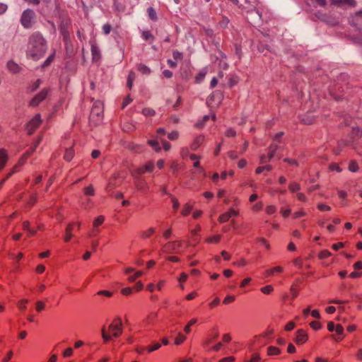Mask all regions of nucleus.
<instances>
[{"instance_id":"1","label":"nucleus","mask_w":362,"mask_h":362,"mask_svg":"<svg viewBox=\"0 0 362 362\" xmlns=\"http://www.w3.org/2000/svg\"><path fill=\"white\" fill-rule=\"evenodd\" d=\"M47 49V40L39 31L34 32L29 36L25 51L28 59L38 61L44 57Z\"/></svg>"},{"instance_id":"2","label":"nucleus","mask_w":362,"mask_h":362,"mask_svg":"<svg viewBox=\"0 0 362 362\" xmlns=\"http://www.w3.org/2000/svg\"><path fill=\"white\" fill-rule=\"evenodd\" d=\"M52 88L50 87L43 88L39 93L35 95L28 102V107H37L39 105L47 99L51 93Z\"/></svg>"},{"instance_id":"3","label":"nucleus","mask_w":362,"mask_h":362,"mask_svg":"<svg viewBox=\"0 0 362 362\" xmlns=\"http://www.w3.org/2000/svg\"><path fill=\"white\" fill-rule=\"evenodd\" d=\"M36 15L35 11L31 8H27L23 11L20 22L22 26L25 29H30L33 27Z\"/></svg>"},{"instance_id":"4","label":"nucleus","mask_w":362,"mask_h":362,"mask_svg":"<svg viewBox=\"0 0 362 362\" xmlns=\"http://www.w3.org/2000/svg\"><path fill=\"white\" fill-rule=\"evenodd\" d=\"M42 120L40 113L36 114L25 124V129L28 135L30 136L34 134L36 129L41 125Z\"/></svg>"},{"instance_id":"5","label":"nucleus","mask_w":362,"mask_h":362,"mask_svg":"<svg viewBox=\"0 0 362 362\" xmlns=\"http://www.w3.org/2000/svg\"><path fill=\"white\" fill-rule=\"evenodd\" d=\"M71 25V21L68 16H64L61 18L58 27L62 38H68V37H70V32L69 28H70Z\"/></svg>"},{"instance_id":"6","label":"nucleus","mask_w":362,"mask_h":362,"mask_svg":"<svg viewBox=\"0 0 362 362\" xmlns=\"http://www.w3.org/2000/svg\"><path fill=\"white\" fill-rule=\"evenodd\" d=\"M123 325L119 317L115 318L108 327V331L112 336L117 338L122 334Z\"/></svg>"},{"instance_id":"7","label":"nucleus","mask_w":362,"mask_h":362,"mask_svg":"<svg viewBox=\"0 0 362 362\" xmlns=\"http://www.w3.org/2000/svg\"><path fill=\"white\" fill-rule=\"evenodd\" d=\"M103 118V111L97 106H93L90 110L89 116L90 123L94 122V125L96 126L101 123Z\"/></svg>"},{"instance_id":"8","label":"nucleus","mask_w":362,"mask_h":362,"mask_svg":"<svg viewBox=\"0 0 362 362\" xmlns=\"http://www.w3.org/2000/svg\"><path fill=\"white\" fill-rule=\"evenodd\" d=\"M330 4L339 8H354L356 6L355 0H329Z\"/></svg>"},{"instance_id":"9","label":"nucleus","mask_w":362,"mask_h":362,"mask_svg":"<svg viewBox=\"0 0 362 362\" xmlns=\"http://www.w3.org/2000/svg\"><path fill=\"white\" fill-rule=\"evenodd\" d=\"M270 42L271 40L269 39V37L264 36L263 40H260L258 41L257 45V50L261 53H263L264 51L272 52L273 51L272 50L271 47L269 45Z\"/></svg>"},{"instance_id":"10","label":"nucleus","mask_w":362,"mask_h":362,"mask_svg":"<svg viewBox=\"0 0 362 362\" xmlns=\"http://www.w3.org/2000/svg\"><path fill=\"white\" fill-rule=\"evenodd\" d=\"M308 340L307 332L303 329H299L296 332V337L293 341L297 345H303Z\"/></svg>"},{"instance_id":"11","label":"nucleus","mask_w":362,"mask_h":362,"mask_svg":"<svg viewBox=\"0 0 362 362\" xmlns=\"http://www.w3.org/2000/svg\"><path fill=\"white\" fill-rule=\"evenodd\" d=\"M35 151V147H30L28 148L19 158L18 163L13 166L15 170L17 171V169L23 165L27 160L31 156V155Z\"/></svg>"},{"instance_id":"12","label":"nucleus","mask_w":362,"mask_h":362,"mask_svg":"<svg viewBox=\"0 0 362 362\" xmlns=\"http://www.w3.org/2000/svg\"><path fill=\"white\" fill-rule=\"evenodd\" d=\"M77 226V230H80L81 228V223H70L68 224L65 229V236L64 238V240L66 243H68L71 240V238L73 237L72 231L75 227V226Z\"/></svg>"},{"instance_id":"13","label":"nucleus","mask_w":362,"mask_h":362,"mask_svg":"<svg viewBox=\"0 0 362 362\" xmlns=\"http://www.w3.org/2000/svg\"><path fill=\"white\" fill-rule=\"evenodd\" d=\"M182 243L180 241H171L165 244L163 247L164 252L170 253L172 251L180 248Z\"/></svg>"},{"instance_id":"14","label":"nucleus","mask_w":362,"mask_h":362,"mask_svg":"<svg viewBox=\"0 0 362 362\" xmlns=\"http://www.w3.org/2000/svg\"><path fill=\"white\" fill-rule=\"evenodd\" d=\"M90 44L91 46L92 61L93 62H97L101 59L100 51L96 45L95 41H90Z\"/></svg>"},{"instance_id":"15","label":"nucleus","mask_w":362,"mask_h":362,"mask_svg":"<svg viewBox=\"0 0 362 362\" xmlns=\"http://www.w3.org/2000/svg\"><path fill=\"white\" fill-rule=\"evenodd\" d=\"M154 170V163L153 161H148L142 166L137 168L136 172L139 175L144 174L146 173H152Z\"/></svg>"},{"instance_id":"16","label":"nucleus","mask_w":362,"mask_h":362,"mask_svg":"<svg viewBox=\"0 0 362 362\" xmlns=\"http://www.w3.org/2000/svg\"><path fill=\"white\" fill-rule=\"evenodd\" d=\"M204 136L199 134L197 136L190 145V148L192 151H196L204 141Z\"/></svg>"},{"instance_id":"17","label":"nucleus","mask_w":362,"mask_h":362,"mask_svg":"<svg viewBox=\"0 0 362 362\" xmlns=\"http://www.w3.org/2000/svg\"><path fill=\"white\" fill-rule=\"evenodd\" d=\"M8 156L5 148H0V171L6 166Z\"/></svg>"},{"instance_id":"18","label":"nucleus","mask_w":362,"mask_h":362,"mask_svg":"<svg viewBox=\"0 0 362 362\" xmlns=\"http://www.w3.org/2000/svg\"><path fill=\"white\" fill-rule=\"evenodd\" d=\"M141 37L149 44H152L155 40V36L150 30H143L141 33Z\"/></svg>"},{"instance_id":"19","label":"nucleus","mask_w":362,"mask_h":362,"mask_svg":"<svg viewBox=\"0 0 362 362\" xmlns=\"http://www.w3.org/2000/svg\"><path fill=\"white\" fill-rule=\"evenodd\" d=\"M7 68L13 74H18L21 70V67L12 60L7 62Z\"/></svg>"},{"instance_id":"20","label":"nucleus","mask_w":362,"mask_h":362,"mask_svg":"<svg viewBox=\"0 0 362 362\" xmlns=\"http://www.w3.org/2000/svg\"><path fill=\"white\" fill-rule=\"evenodd\" d=\"M213 332H214V334L210 337H208L206 338L204 341H203V346H209L210 344H211L214 341H215L216 339L218 338L219 337V332L217 330V329L216 328H214L213 329Z\"/></svg>"},{"instance_id":"21","label":"nucleus","mask_w":362,"mask_h":362,"mask_svg":"<svg viewBox=\"0 0 362 362\" xmlns=\"http://www.w3.org/2000/svg\"><path fill=\"white\" fill-rule=\"evenodd\" d=\"M279 148V146L276 144H272L268 147V153L267 155V160H271L274 155L276 151Z\"/></svg>"},{"instance_id":"22","label":"nucleus","mask_w":362,"mask_h":362,"mask_svg":"<svg viewBox=\"0 0 362 362\" xmlns=\"http://www.w3.org/2000/svg\"><path fill=\"white\" fill-rule=\"evenodd\" d=\"M279 148V146L276 144H272L268 147V153L267 155V160H271L274 155L276 151Z\"/></svg>"},{"instance_id":"23","label":"nucleus","mask_w":362,"mask_h":362,"mask_svg":"<svg viewBox=\"0 0 362 362\" xmlns=\"http://www.w3.org/2000/svg\"><path fill=\"white\" fill-rule=\"evenodd\" d=\"M74 155H75L74 149V147L71 146L69 148H66L63 158L66 161L70 162L74 157Z\"/></svg>"},{"instance_id":"24","label":"nucleus","mask_w":362,"mask_h":362,"mask_svg":"<svg viewBox=\"0 0 362 362\" xmlns=\"http://www.w3.org/2000/svg\"><path fill=\"white\" fill-rule=\"evenodd\" d=\"M334 331L336 332V334L338 335L337 338H335V340L338 342L343 340L344 337L342 336L344 333V327L341 324H337L335 327Z\"/></svg>"},{"instance_id":"25","label":"nucleus","mask_w":362,"mask_h":362,"mask_svg":"<svg viewBox=\"0 0 362 362\" xmlns=\"http://www.w3.org/2000/svg\"><path fill=\"white\" fill-rule=\"evenodd\" d=\"M56 55V50L54 49L52 53L46 59V60L41 65L42 69H45L49 66L52 62L54 61Z\"/></svg>"},{"instance_id":"26","label":"nucleus","mask_w":362,"mask_h":362,"mask_svg":"<svg viewBox=\"0 0 362 362\" xmlns=\"http://www.w3.org/2000/svg\"><path fill=\"white\" fill-rule=\"evenodd\" d=\"M42 83L41 79L37 78L35 82L27 87V90L29 93H34L36 91Z\"/></svg>"},{"instance_id":"27","label":"nucleus","mask_w":362,"mask_h":362,"mask_svg":"<svg viewBox=\"0 0 362 362\" xmlns=\"http://www.w3.org/2000/svg\"><path fill=\"white\" fill-rule=\"evenodd\" d=\"M180 76L185 80H189L192 76V71L189 67H186L185 69H182L180 71Z\"/></svg>"},{"instance_id":"28","label":"nucleus","mask_w":362,"mask_h":362,"mask_svg":"<svg viewBox=\"0 0 362 362\" xmlns=\"http://www.w3.org/2000/svg\"><path fill=\"white\" fill-rule=\"evenodd\" d=\"M158 315L156 313H151L144 320V322L147 325L154 324L157 320Z\"/></svg>"},{"instance_id":"29","label":"nucleus","mask_w":362,"mask_h":362,"mask_svg":"<svg viewBox=\"0 0 362 362\" xmlns=\"http://www.w3.org/2000/svg\"><path fill=\"white\" fill-rule=\"evenodd\" d=\"M63 41L64 43V47L66 52L72 53L74 48L73 44L71 40V37H68V38H63Z\"/></svg>"},{"instance_id":"30","label":"nucleus","mask_w":362,"mask_h":362,"mask_svg":"<svg viewBox=\"0 0 362 362\" xmlns=\"http://www.w3.org/2000/svg\"><path fill=\"white\" fill-rule=\"evenodd\" d=\"M135 73L133 71H130L127 80V86L131 90L133 86L134 81L135 80Z\"/></svg>"},{"instance_id":"31","label":"nucleus","mask_w":362,"mask_h":362,"mask_svg":"<svg viewBox=\"0 0 362 362\" xmlns=\"http://www.w3.org/2000/svg\"><path fill=\"white\" fill-rule=\"evenodd\" d=\"M221 235H215L208 237L206 239L205 242L207 243L208 244H218L221 241Z\"/></svg>"},{"instance_id":"32","label":"nucleus","mask_w":362,"mask_h":362,"mask_svg":"<svg viewBox=\"0 0 362 362\" xmlns=\"http://www.w3.org/2000/svg\"><path fill=\"white\" fill-rule=\"evenodd\" d=\"M147 144L151 146L156 152H160L161 151L159 142L157 140L149 139L147 141Z\"/></svg>"},{"instance_id":"33","label":"nucleus","mask_w":362,"mask_h":362,"mask_svg":"<svg viewBox=\"0 0 362 362\" xmlns=\"http://www.w3.org/2000/svg\"><path fill=\"white\" fill-rule=\"evenodd\" d=\"M193 209V205L191 204L190 203H186L184 206H183V208L181 211V214L183 216H188L192 210Z\"/></svg>"},{"instance_id":"34","label":"nucleus","mask_w":362,"mask_h":362,"mask_svg":"<svg viewBox=\"0 0 362 362\" xmlns=\"http://www.w3.org/2000/svg\"><path fill=\"white\" fill-rule=\"evenodd\" d=\"M281 354V349L276 346H269L267 348L268 356H278Z\"/></svg>"},{"instance_id":"35","label":"nucleus","mask_w":362,"mask_h":362,"mask_svg":"<svg viewBox=\"0 0 362 362\" xmlns=\"http://www.w3.org/2000/svg\"><path fill=\"white\" fill-rule=\"evenodd\" d=\"M155 233L154 228H149L146 230L142 231L140 234V237L143 239H146L150 238Z\"/></svg>"},{"instance_id":"36","label":"nucleus","mask_w":362,"mask_h":362,"mask_svg":"<svg viewBox=\"0 0 362 362\" xmlns=\"http://www.w3.org/2000/svg\"><path fill=\"white\" fill-rule=\"evenodd\" d=\"M256 243H260L262 245L264 246L265 249L269 251L271 249V245L267 240H266L264 238H257L255 239Z\"/></svg>"},{"instance_id":"37","label":"nucleus","mask_w":362,"mask_h":362,"mask_svg":"<svg viewBox=\"0 0 362 362\" xmlns=\"http://www.w3.org/2000/svg\"><path fill=\"white\" fill-rule=\"evenodd\" d=\"M315 122V119L313 117H309L305 115L301 119L300 122L305 125H311L314 124Z\"/></svg>"},{"instance_id":"38","label":"nucleus","mask_w":362,"mask_h":362,"mask_svg":"<svg viewBox=\"0 0 362 362\" xmlns=\"http://www.w3.org/2000/svg\"><path fill=\"white\" fill-rule=\"evenodd\" d=\"M147 13L149 18L151 21H156L158 20L157 13L153 7H148L147 8Z\"/></svg>"},{"instance_id":"39","label":"nucleus","mask_w":362,"mask_h":362,"mask_svg":"<svg viewBox=\"0 0 362 362\" xmlns=\"http://www.w3.org/2000/svg\"><path fill=\"white\" fill-rule=\"evenodd\" d=\"M137 69L143 74L148 75L151 73V69L146 65L141 63L137 65Z\"/></svg>"},{"instance_id":"40","label":"nucleus","mask_w":362,"mask_h":362,"mask_svg":"<svg viewBox=\"0 0 362 362\" xmlns=\"http://www.w3.org/2000/svg\"><path fill=\"white\" fill-rule=\"evenodd\" d=\"M284 271V269L281 266H276V267H274L270 269H267L266 271V273L267 274V275L269 276H272L273 275L274 273H282Z\"/></svg>"},{"instance_id":"41","label":"nucleus","mask_w":362,"mask_h":362,"mask_svg":"<svg viewBox=\"0 0 362 362\" xmlns=\"http://www.w3.org/2000/svg\"><path fill=\"white\" fill-rule=\"evenodd\" d=\"M197 322V318H192L191 319L188 323L186 325V326L184 327V332L186 334H189L191 332V327L194 325H195Z\"/></svg>"},{"instance_id":"42","label":"nucleus","mask_w":362,"mask_h":362,"mask_svg":"<svg viewBox=\"0 0 362 362\" xmlns=\"http://www.w3.org/2000/svg\"><path fill=\"white\" fill-rule=\"evenodd\" d=\"M348 169L353 173L358 171L359 167L358 163L354 160H351L349 163Z\"/></svg>"},{"instance_id":"43","label":"nucleus","mask_w":362,"mask_h":362,"mask_svg":"<svg viewBox=\"0 0 362 362\" xmlns=\"http://www.w3.org/2000/svg\"><path fill=\"white\" fill-rule=\"evenodd\" d=\"M351 133L354 138L361 139L362 138V128L356 127H353L351 130Z\"/></svg>"},{"instance_id":"44","label":"nucleus","mask_w":362,"mask_h":362,"mask_svg":"<svg viewBox=\"0 0 362 362\" xmlns=\"http://www.w3.org/2000/svg\"><path fill=\"white\" fill-rule=\"evenodd\" d=\"M288 189L292 193L296 192L300 189V185L296 182H291L288 185Z\"/></svg>"},{"instance_id":"45","label":"nucleus","mask_w":362,"mask_h":362,"mask_svg":"<svg viewBox=\"0 0 362 362\" xmlns=\"http://www.w3.org/2000/svg\"><path fill=\"white\" fill-rule=\"evenodd\" d=\"M186 337L182 334L181 332H179L177 337L175 339V344L178 346L184 343V341L186 340Z\"/></svg>"},{"instance_id":"46","label":"nucleus","mask_w":362,"mask_h":362,"mask_svg":"<svg viewBox=\"0 0 362 362\" xmlns=\"http://www.w3.org/2000/svg\"><path fill=\"white\" fill-rule=\"evenodd\" d=\"M239 82V77L238 76H233L228 78V85L230 88H233Z\"/></svg>"},{"instance_id":"47","label":"nucleus","mask_w":362,"mask_h":362,"mask_svg":"<svg viewBox=\"0 0 362 362\" xmlns=\"http://www.w3.org/2000/svg\"><path fill=\"white\" fill-rule=\"evenodd\" d=\"M332 256V253L327 250L320 251L317 255L320 259H325Z\"/></svg>"},{"instance_id":"48","label":"nucleus","mask_w":362,"mask_h":362,"mask_svg":"<svg viewBox=\"0 0 362 362\" xmlns=\"http://www.w3.org/2000/svg\"><path fill=\"white\" fill-rule=\"evenodd\" d=\"M83 193L86 196H93L95 194V189L92 185L86 187L83 189Z\"/></svg>"},{"instance_id":"49","label":"nucleus","mask_w":362,"mask_h":362,"mask_svg":"<svg viewBox=\"0 0 362 362\" xmlns=\"http://www.w3.org/2000/svg\"><path fill=\"white\" fill-rule=\"evenodd\" d=\"M142 114L145 116L152 117L156 115V111L149 107H144L141 111Z\"/></svg>"},{"instance_id":"50","label":"nucleus","mask_w":362,"mask_h":362,"mask_svg":"<svg viewBox=\"0 0 362 362\" xmlns=\"http://www.w3.org/2000/svg\"><path fill=\"white\" fill-rule=\"evenodd\" d=\"M105 221V217L103 216H98L94 221H93V227L97 228L100 226H101Z\"/></svg>"},{"instance_id":"51","label":"nucleus","mask_w":362,"mask_h":362,"mask_svg":"<svg viewBox=\"0 0 362 362\" xmlns=\"http://www.w3.org/2000/svg\"><path fill=\"white\" fill-rule=\"evenodd\" d=\"M206 72L199 71L194 77V83H200L205 78Z\"/></svg>"},{"instance_id":"52","label":"nucleus","mask_w":362,"mask_h":362,"mask_svg":"<svg viewBox=\"0 0 362 362\" xmlns=\"http://www.w3.org/2000/svg\"><path fill=\"white\" fill-rule=\"evenodd\" d=\"M230 218V214H226V212H225L223 214H221L219 216L218 221L220 223H223L228 221Z\"/></svg>"},{"instance_id":"53","label":"nucleus","mask_w":362,"mask_h":362,"mask_svg":"<svg viewBox=\"0 0 362 362\" xmlns=\"http://www.w3.org/2000/svg\"><path fill=\"white\" fill-rule=\"evenodd\" d=\"M120 292L123 296H128L132 295L134 292V288L132 286V287L123 288L121 289Z\"/></svg>"},{"instance_id":"54","label":"nucleus","mask_w":362,"mask_h":362,"mask_svg":"<svg viewBox=\"0 0 362 362\" xmlns=\"http://www.w3.org/2000/svg\"><path fill=\"white\" fill-rule=\"evenodd\" d=\"M234 47H235V53L236 56L238 57V59H240L242 57V55H243L241 45L238 43H235V44H234Z\"/></svg>"},{"instance_id":"55","label":"nucleus","mask_w":362,"mask_h":362,"mask_svg":"<svg viewBox=\"0 0 362 362\" xmlns=\"http://www.w3.org/2000/svg\"><path fill=\"white\" fill-rule=\"evenodd\" d=\"M101 332H102V338L104 340L105 343H107L108 341H110L112 339L111 335L106 332L104 327H103Z\"/></svg>"},{"instance_id":"56","label":"nucleus","mask_w":362,"mask_h":362,"mask_svg":"<svg viewBox=\"0 0 362 362\" xmlns=\"http://www.w3.org/2000/svg\"><path fill=\"white\" fill-rule=\"evenodd\" d=\"M170 197L171 201L173 202V209L175 212H176L180 207V202L178 199L176 197H173L172 194H170Z\"/></svg>"},{"instance_id":"57","label":"nucleus","mask_w":362,"mask_h":362,"mask_svg":"<svg viewBox=\"0 0 362 362\" xmlns=\"http://www.w3.org/2000/svg\"><path fill=\"white\" fill-rule=\"evenodd\" d=\"M260 291L264 294L269 295L274 291V288L272 285H267L265 286L262 287L260 288Z\"/></svg>"},{"instance_id":"58","label":"nucleus","mask_w":362,"mask_h":362,"mask_svg":"<svg viewBox=\"0 0 362 362\" xmlns=\"http://www.w3.org/2000/svg\"><path fill=\"white\" fill-rule=\"evenodd\" d=\"M133 99L131 98L130 95H127L122 101L121 108L124 109L129 104L132 102Z\"/></svg>"},{"instance_id":"59","label":"nucleus","mask_w":362,"mask_h":362,"mask_svg":"<svg viewBox=\"0 0 362 362\" xmlns=\"http://www.w3.org/2000/svg\"><path fill=\"white\" fill-rule=\"evenodd\" d=\"M173 57L175 61L180 60L182 61L183 59V53L178 50L173 51Z\"/></svg>"},{"instance_id":"60","label":"nucleus","mask_w":362,"mask_h":362,"mask_svg":"<svg viewBox=\"0 0 362 362\" xmlns=\"http://www.w3.org/2000/svg\"><path fill=\"white\" fill-rule=\"evenodd\" d=\"M310 327L314 330H319L322 328V324L320 321L314 320L310 323Z\"/></svg>"},{"instance_id":"61","label":"nucleus","mask_w":362,"mask_h":362,"mask_svg":"<svg viewBox=\"0 0 362 362\" xmlns=\"http://www.w3.org/2000/svg\"><path fill=\"white\" fill-rule=\"evenodd\" d=\"M160 346L161 344L159 342H154L151 346L147 347V350L149 353H151L159 349Z\"/></svg>"},{"instance_id":"62","label":"nucleus","mask_w":362,"mask_h":362,"mask_svg":"<svg viewBox=\"0 0 362 362\" xmlns=\"http://www.w3.org/2000/svg\"><path fill=\"white\" fill-rule=\"evenodd\" d=\"M329 169L331 171H337L338 173H340L342 170L339 164L337 163H330L329 165Z\"/></svg>"},{"instance_id":"63","label":"nucleus","mask_w":362,"mask_h":362,"mask_svg":"<svg viewBox=\"0 0 362 362\" xmlns=\"http://www.w3.org/2000/svg\"><path fill=\"white\" fill-rule=\"evenodd\" d=\"M317 208L320 211H330L331 210V207L329 206L326 205V204H322V203H319L317 205Z\"/></svg>"},{"instance_id":"64","label":"nucleus","mask_w":362,"mask_h":362,"mask_svg":"<svg viewBox=\"0 0 362 362\" xmlns=\"http://www.w3.org/2000/svg\"><path fill=\"white\" fill-rule=\"evenodd\" d=\"M261 360V357L258 353H255L252 355L251 358L248 361L245 362H259Z\"/></svg>"}]
</instances>
